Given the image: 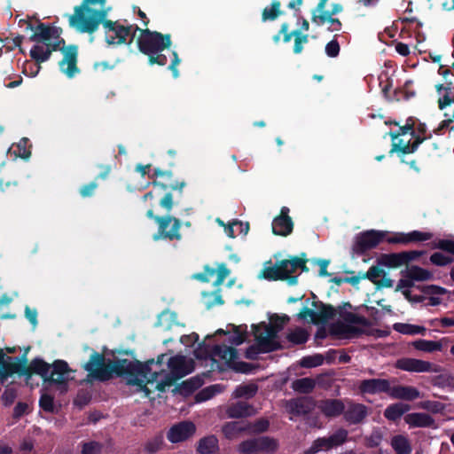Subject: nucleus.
I'll use <instances>...</instances> for the list:
<instances>
[{"instance_id": "16", "label": "nucleus", "mask_w": 454, "mask_h": 454, "mask_svg": "<svg viewBox=\"0 0 454 454\" xmlns=\"http://www.w3.org/2000/svg\"><path fill=\"white\" fill-rule=\"evenodd\" d=\"M230 270L225 263H219L216 268L206 265L204 270L200 273H195L192 276V279L200 282H209L213 277L215 279L213 284H222L224 279L229 276Z\"/></svg>"}, {"instance_id": "27", "label": "nucleus", "mask_w": 454, "mask_h": 454, "mask_svg": "<svg viewBox=\"0 0 454 454\" xmlns=\"http://www.w3.org/2000/svg\"><path fill=\"white\" fill-rule=\"evenodd\" d=\"M424 138L417 137L412 144H411V140L404 141L403 139H399L398 141H395L392 144V148L390 153H397L399 154H408L414 153L418 148L419 145L423 142Z\"/></svg>"}, {"instance_id": "60", "label": "nucleus", "mask_w": 454, "mask_h": 454, "mask_svg": "<svg viewBox=\"0 0 454 454\" xmlns=\"http://www.w3.org/2000/svg\"><path fill=\"white\" fill-rule=\"evenodd\" d=\"M255 440H253V438L245 440L241 442L238 445V451L240 454H257V450L255 449Z\"/></svg>"}, {"instance_id": "29", "label": "nucleus", "mask_w": 454, "mask_h": 454, "mask_svg": "<svg viewBox=\"0 0 454 454\" xmlns=\"http://www.w3.org/2000/svg\"><path fill=\"white\" fill-rule=\"evenodd\" d=\"M449 340L447 339H442L438 341L427 340H417L411 343L412 347L417 350L432 353L434 351H440L442 349Z\"/></svg>"}, {"instance_id": "40", "label": "nucleus", "mask_w": 454, "mask_h": 454, "mask_svg": "<svg viewBox=\"0 0 454 454\" xmlns=\"http://www.w3.org/2000/svg\"><path fill=\"white\" fill-rule=\"evenodd\" d=\"M247 434H260L265 433L270 428V421L265 418H261L254 422L247 421Z\"/></svg>"}, {"instance_id": "56", "label": "nucleus", "mask_w": 454, "mask_h": 454, "mask_svg": "<svg viewBox=\"0 0 454 454\" xmlns=\"http://www.w3.org/2000/svg\"><path fill=\"white\" fill-rule=\"evenodd\" d=\"M267 348L264 346H262L261 341L256 340V343L249 346L245 352V357L250 360H256L258 358V355L262 353H270V351H266Z\"/></svg>"}, {"instance_id": "24", "label": "nucleus", "mask_w": 454, "mask_h": 454, "mask_svg": "<svg viewBox=\"0 0 454 454\" xmlns=\"http://www.w3.org/2000/svg\"><path fill=\"white\" fill-rule=\"evenodd\" d=\"M390 396L395 399L413 401L420 397V392L412 386L398 385L392 387Z\"/></svg>"}, {"instance_id": "20", "label": "nucleus", "mask_w": 454, "mask_h": 454, "mask_svg": "<svg viewBox=\"0 0 454 454\" xmlns=\"http://www.w3.org/2000/svg\"><path fill=\"white\" fill-rule=\"evenodd\" d=\"M318 408L326 417L335 418L345 411V399H325L321 401Z\"/></svg>"}, {"instance_id": "54", "label": "nucleus", "mask_w": 454, "mask_h": 454, "mask_svg": "<svg viewBox=\"0 0 454 454\" xmlns=\"http://www.w3.org/2000/svg\"><path fill=\"white\" fill-rule=\"evenodd\" d=\"M324 356L321 354L303 356L300 361V365L303 368H314L322 365Z\"/></svg>"}, {"instance_id": "17", "label": "nucleus", "mask_w": 454, "mask_h": 454, "mask_svg": "<svg viewBox=\"0 0 454 454\" xmlns=\"http://www.w3.org/2000/svg\"><path fill=\"white\" fill-rule=\"evenodd\" d=\"M344 419L350 425H356L363 421L367 415V407L355 403L350 399H345Z\"/></svg>"}, {"instance_id": "32", "label": "nucleus", "mask_w": 454, "mask_h": 454, "mask_svg": "<svg viewBox=\"0 0 454 454\" xmlns=\"http://www.w3.org/2000/svg\"><path fill=\"white\" fill-rule=\"evenodd\" d=\"M433 237L430 232H421L419 231H411L406 235H403L399 238H393L388 239L389 243H409L416 241H426L429 240Z\"/></svg>"}, {"instance_id": "50", "label": "nucleus", "mask_w": 454, "mask_h": 454, "mask_svg": "<svg viewBox=\"0 0 454 454\" xmlns=\"http://www.w3.org/2000/svg\"><path fill=\"white\" fill-rule=\"evenodd\" d=\"M394 329L397 331L398 333H403V334H418L421 333L424 334L426 332V328L423 326L410 325V324H395L394 325Z\"/></svg>"}, {"instance_id": "5", "label": "nucleus", "mask_w": 454, "mask_h": 454, "mask_svg": "<svg viewBox=\"0 0 454 454\" xmlns=\"http://www.w3.org/2000/svg\"><path fill=\"white\" fill-rule=\"evenodd\" d=\"M349 302H344L337 308V312L342 321H337L329 327V333L339 338H357L366 333L369 320L363 316L347 311L352 309Z\"/></svg>"}, {"instance_id": "13", "label": "nucleus", "mask_w": 454, "mask_h": 454, "mask_svg": "<svg viewBox=\"0 0 454 454\" xmlns=\"http://www.w3.org/2000/svg\"><path fill=\"white\" fill-rule=\"evenodd\" d=\"M348 432L344 428H339L328 437H318L308 450V454H316L322 450H331L343 444L348 439Z\"/></svg>"}, {"instance_id": "49", "label": "nucleus", "mask_w": 454, "mask_h": 454, "mask_svg": "<svg viewBox=\"0 0 454 454\" xmlns=\"http://www.w3.org/2000/svg\"><path fill=\"white\" fill-rule=\"evenodd\" d=\"M30 57L36 63L41 64L47 61L51 57V51H47L43 45H34L30 50Z\"/></svg>"}, {"instance_id": "63", "label": "nucleus", "mask_w": 454, "mask_h": 454, "mask_svg": "<svg viewBox=\"0 0 454 454\" xmlns=\"http://www.w3.org/2000/svg\"><path fill=\"white\" fill-rule=\"evenodd\" d=\"M434 383L440 386L454 387V375L444 372L434 378Z\"/></svg>"}, {"instance_id": "62", "label": "nucleus", "mask_w": 454, "mask_h": 454, "mask_svg": "<svg viewBox=\"0 0 454 454\" xmlns=\"http://www.w3.org/2000/svg\"><path fill=\"white\" fill-rule=\"evenodd\" d=\"M430 262L437 266H445L450 264L453 262V258L436 252L430 256Z\"/></svg>"}, {"instance_id": "1", "label": "nucleus", "mask_w": 454, "mask_h": 454, "mask_svg": "<svg viewBox=\"0 0 454 454\" xmlns=\"http://www.w3.org/2000/svg\"><path fill=\"white\" fill-rule=\"evenodd\" d=\"M153 363V359L146 364L138 360L130 361L126 358L108 359L106 361L103 354L93 351L83 368L91 378L98 381H107L114 375H116L117 377L126 378L128 385L143 388L145 385L139 377H146L151 372L149 364Z\"/></svg>"}, {"instance_id": "18", "label": "nucleus", "mask_w": 454, "mask_h": 454, "mask_svg": "<svg viewBox=\"0 0 454 454\" xmlns=\"http://www.w3.org/2000/svg\"><path fill=\"white\" fill-rule=\"evenodd\" d=\"M289 208L283 207L279 215L276 216L272 221V232L278 236H287L292 233L294 223L289 216Z\"/></svg>"}, {"instance_id": "34", "label": "nucleus", "mask_w": 454, "mask_h": 454, "mask_svg": "<svg viewBox=\"0 0 454 454\" xmlns=\"http://www.w3.org/2000/svg\"><path fill=\"white\" fill-rule=\"evenodd\" d=\"M390 444L396 454H411L412 450L410 440L403 434L394 435Z\"/></svg>"}, {"instance_id": "58", "label": "nucleus", "mask_w": 454, "mask_h": 454, "mask_svg": "<svg viewBox=\"0 0 454 454\" xmlns=\"http://www.w3.org/2000/svg\"><path fill=\"white\" fill-rule=\"evenodd\" d=\"M419 407L433 413H442L445 410L442 403L429 400L419 403Z\"/></svg>"}, {"instance_id": "37", "label": "nucleus", "mask_w": 454, "mask_h": 454, "mask_svg": "<svg viewBox=\"0 0 454 454\" xmlns=\"http://www.w3.org/2000/svg\"><path fill=\"white\" fill-rule=\"evenodd\" d=\"M410 408L409 404L403 403H394L385 410L384 415L389 420H396L408 411Z\"/></svg>"}, {"instance_id": "11", "label": "nucleus", "mask_w": 454, "mask_h": 454, "mask_svg": "<svg viewBox=\"0 0 454 454\" xmlns=\"http://www.w3.org/2000/svg\"><path fill=\"white\" fill-rule=\"evenodd\" d=\"M252 329L254 331L255 340H259L262 346L267 348H265L266 351L273 352L282 348L279 341L276 340L278 338V333L280 332L276 327L267 325L265 322H262L258 325H253Z\"/></svg>"}, {"instance_id": "21", "label": "nucleus", "mask_w": 454, "mask_h": 454, "mask_svg": "<svg viewBox=\"0 0 454 454\" xmlns=\"http://www.w3.org/2000/svg\"><path fill=\"white\" fill-rule=\"evenodd\" d=\"M255 409L247 402L239 401L229 405L226 409V415L230 419H243L254 416Z\"/></svg>"}, {"instance_id": "15", "label": "nucleus", "mask_w": 454, "mask_h": 454, "mask_svg": "<svg viewBox=\"0 0 454 454\" xmlns=\"http://www.w3.org/2000/svg\"><path fill=\"white\" fill-rule=\"evenodd\" d=\"M149 178H165L169 183L166 184L159 180H153L151 184L154 189L160 191H167L171 189L172 191H179L182 192L183 188L186 185L184 181H172L173 173L170 170H161L160 168H155L152 174H148Z\"/></svg>"}, {"instance_id": "45", "label": "nucleus", "mask_w": 454, "mask_h": 454, "mask_svg": "<svg viewBox=\"0 0 454 454\" xmlns=\"http://www.w3.org/2000/svg\"><path fill=\"white\" fill-rule=\"evenodd\" d=\"M258 391V387L256 384H241L238 386L234 391L235 397L241 398H252L254 397Z\"/></svg>"}, {"instance_id": "4", "label": "nucleus", "mask_w": 454, "mask_h": 454, "mask_svg": "<svg viewBox=\"0 0 454 454\" xmlns=\"http://www.w3.org/2000/svg\"><path fill=\"white\" fill-rule=\"evenodd\" d=\"M137 31L140 33L137 39V47L141 53L148 57V64L150 66H166L168 58L162 54V51L172 45L171 35L152 31L149 28L142 29L135 26V30L128 42L129 45L132 43Z\"/></svg>"}, {"instance_id": "57", "label": "nucleus", "mask_w": 454, "mask_h": 454, "mask_svg": "<svg viewBox=\"0 0 454 454\" xmlns=\"http://www.w3.org/2000/svg\"><path fill=\"white\" fill-rule=\"evenodd\" d=\"M103 444L97 441H89L82 444L81 454H102Z\"/></svg>"}, {"instance_id": "35", "label": "nucleus", "mask_w": 454, "mask_h": 454, "mask_svg": "<svg viewBox=\"0 0 454 454\" xmlns=\"http://www.w3.org/2000/svg\"><path fill=\"white\" fill-rule=\"evenodd\" d=\"M168 366L169 371L179 377H184L189 372L185 370V359L182 356H175L168 359Z\"/></svg>"}, {"instance_id": "55", "label": "nucleus", "mask_w": 454, "mask_h": 454, "mask_svg": "<svg viewBox=\"0 0 454 454\" xmlns=\"http://www.w3.org/2000/svg\"><path fill=\"white\" fill-rule=\"evenodd\" d=\"M390 383L387 380L373 379L371 380V394L372 393H387L390 395Z\"/></svg>"}, {"instance_id": "41", "label": "nucleus", "mask_w": 454, "mask_h": 454, "mask_svg": "<svg viewBox=\"0 0 454 454\" xmlns=\"http://www.w3.org/2000/svg\"><path fill=\"white\" fill-rule=\"evenodd\" d=\"M202 303L204 304L207 309H209L215 305L223 304V300L220 294V290H215L213 292H203Z\"/></svg>"}, {"instance_id": "19", "label": "nucleus", "mask_w": 454, "mask_h": 454, "mask_svg": "<svg viewBox=\"0 0 454 454\" xmlns=\"http://www.w3.org/2000/svg\"><path fill=\"white\" fill-rule=\"evenodd\" d=\"M315 403L311 397L302 396L289 401V411L296 416L307 415L312 411Z\"/></svg>"}, {"instance_id": "10", "label": "nucleus", "mask_w": 454, "mask_h": 454, "mask_svg": "<svg viewBox=\"0 0 454 454\" xmlns=\"http://www.w3.org/2000/svg\"><path fill=\"white\" fill-rule=\"evenodd\" d=\"M195 355L197 357H202L204 356H217L220 359L224 360L227 366L230 368L233 362L238 358V350L233 347H228L224 344L210 347L203 341L195 350Z\"/></svg>"}, {"instance_id": "47", "label": "nucleus", "mask_w": 454, "mask_h": 454, "mask_svg": "<svg viewBox=\"0 0 454 454\" xmlns=\"http://www.w3.org/2000/svg\"><path fill=\"white\" fill-rule=\"evenodd\" d=\"M96 4L104 5L106 4V0H83L81 5H76L74 8V14L69 15V18H72L73 22H76L80 14L87 12L88 9H92L90 5Z\"/></svg>"}, {"instance_id": "39", "label": "nucleus", "mask_w": 454, "mask_h": 454, "mask_svg": "<svg viewBox=\"0 0 454 454\" xmlns=\"http://www.w3.org/2000/svg\"><path fill=\"white\" fill-rule=\"evenodd\" d=\"M352 250L354 254L362 255L369 250V230L364 231L356 237Z\"/></svg>"}, {"instance_id": "28", "label": "nucleus", "mask_w": 454, "mask_h": 454, "mask_svg": "<svg viewBox=\"0 0 454 454\" xmlns=\"http://www.w3.org/2000/svg\"><path fill=\"white\" fill-rule=\"evenodd\" d=\"M222 432L225 438L232 440L242 433L247 434V421H230L222 427Z\"/></svg>"}, {"instance_id": "12", "label": "nucleus", "mask_w": 454, "mask_h": 454, "mask_svg": "<svg viewBox=\"0 0 454 454\" xmlns=\"http://www.w3.org/2000/svg\"><path fill=\"white\" fill-rule=\"evenodd\" d=\"M395 367L409 372H433L441 373L443 368L428 361L403 357L395 362Z\"/></svg>"}, {"instance_id": "2", "label": "nucleus", "mask_w": 454, "mask_h": 454, "mask_svg": "<svg viewBox=\"0 0 454 454\" xmlns=\"http://www.w3.org/2000/svg\"><path fill=\"white\" fill-rule=\"evenodd\" d=\"M311 267L317 266V271H312V274L317 277H328L331 273L327 271V267L330 264V260L321 258L308 259L306 253H301L299 256H290L288 259H284L277 262L275 265L266 266L261 276L269 281H288V284H296L297 273L309 272V268L307 263Z\"/></svg>"}, {"instance_id": "43", "label": "nucleus", "mask_w": 454, "mask_h": 454, "mask_svg": "<svg viewBox=\"0 0 454 454\" xmlns=\"http://www.w3.org/2000/svg\"><path fill=\"white\" fill-rule=\"evenodd\" d=\"M292 387L294 391L301 394H309L315 387V381L311 378H301L295 380L292 383Z\"/></svg>"}, {"instance_id": "38", "label": "nucleus", "mask_w": 454, "mask_h": 454, "mask_svg": "<svg viewBox=\"0 0 454 454\" xmlns=\"http://www.w3.org/2000/svg\"><path fill=\"white\" fill-rule=\"evenodd\" d=\"M347 274L350 275L345 278L341 277H334L330 279V283L332 284H343V283H349V284H358L361 279H369V270L361 273L358 272L356 274L355 271H347Z\"/></svg>"}, {"instance_id": "44", "label": "nucleus", "mask_w": 454, "mask_h": 454, "mask_svg": "<svg viewBox=\"0 0 454 454\" xmlns=\"http://www.w3.org/2000/svg\"><path fill=\"white\" fill-rule=\"evenodd\" d=\"M202 385V381L198 377L190 378L177 386L178 390L181 393L189 395L196 391Z\"/></svg>"}, {"instance_id": "3", "label": "nucleus", "mask_w": 454, "mask_h": 454, "mask_svg": "<svg viewBox=\"0 0 454 454\" xmlns=\"http://www.w3.org/2000/svg\"><path fill=\"white\" fill-rule=\"evenodd\" d=\"M13 362L10 364L11 376L18 374L31 378L33 374L42 377L44 382L50 385L67 386L69 380V374L72 370L68 364L64 360H55L51 364L42 358H35L27 364V353L24 352L20 356L12 357Z\"/></svg>"}, {"instance_id": "8", "label": "nucleus", "mask_w": 454, "mask_h": 454, "mask_svg": "<svg viewBox=\"0 0 454 454\" xmlns=\"http://www.w3.org/2000/svg\"><path fill=\"white\" fill-rule=\"evenodd\" d=\"M106 12L104 10L88 9L87 12L79 15L76 22H73L72 18H69V26L80 33L93 34L98 30V26L103 25L106 20Z\"/></svg>"}, {"instance_id": "23", "label": "nucleus", "mask_w": 454, "mask_h": 454, "mask_svg": "<svg viewBox=\"0 0 454 454\" xmlns=\"http://www.w3.org/2000/svg\"><path fill=\"white\" fill-rule=\"evenodd\" d=\"M404 421L413 427H436L434 419L424 412L409 413L404 417Z\"/></svg>"}, {"instance_id": "36", "label": "nucleus", "mask_w": 454, "mask_h": 454, "mask_svg": "<svg viewBox=\"0 0 454 454\" xmlns=\"http://www.w3.org/2000/svg\"><path fill=\"white\" fill-rule=\"evenodd\" d=\"M280 7V1L273 0L270 4V6H267L262 10V20L263 22H266L277 20L280 15L283 14V12L281 11Z\"/></svg>"}, {"instance_id": "48", "label": "nucleus", "mask_w": 454, "mask_h": 454, "mask_svg": "<svg viewBox=\"0 0 454 454\" xmlns=\"http://www.w3.org/2000/svg\"><path fill=\"white\" fill-rule=\"evenodd\" d=\"M163 442V435L159 433L145 442L144 450L148 454H154L161 449Z\"/></svg>"}, {"instance_id": "61", "label": "nucleus", "mask_w": 454, "mask_h": 454, "mask_svg": "<svg viewBox=\"0 0 454 454\" xmlns=\"http://www.w3.org/2000/svg\"><path fill=\"white\" fill-rule=\"evenodd\" d=\"M39 406L47 412L54 411V397L51 395L43 393L39 399Z\"/></svg>"}, {"instance_id": "46", "label": "nucleus", "mask_w": 454, "mask_h": 454, "mask_svg": "<svg viewBox=\"0 0 454 454\" xmlns=\"http://www.w3.org/2000/svg\"><path fill=\"white\" fill-rule=\"evenodd\" d=\"M12 357L6 356L2 348H0V382L4 383L11 376L10 364Z\"/></svg>"}, {"instance_id": "64", "label": "nucleus", "mask_w": 454, "mask_h": 454, "mask_svg": "<svg viewBox=\"0 0 454 454\" xmlns=\"http://www.w3.org/2000/svg\"><path fill=\"white\" fill-rule=\"evenodd\" d=\"M454 103V93L452 92V89L450 86H447L446 93L440 98L438 101L439 108L443 109L444 107Z\"/></svg>"}, {"instance_id": "30", "label": "nucleus", "mask_w": 454, "mask_h": 454, "mask_svg": "<svg viewBox=\"0 0 454 454\" xmlns=\"http://www.w3.org/2000/svg\"><path fill=\"white\" fill-rule=\"evenodd\" d=\"M253 440H255V449L258 452L264 453H274L278 449V442L273 437L270 436H259L254 437Z\"/></svg>"}, {"instance_id": "14", "label": "nucleus", "mask_w": 454, "mask_h": 454, "mask_svg": "<svg viewBox=\"0 0 454 454\" xmlns=\"http://www.w3.org/2000/svg\"><path fill=\"white\" fill-rule=\"evenodd\" d=\"M195 433V424L190 420H184L170 427L167 432V439L171 443L183 442L192 438Z\"/></svg>"}, {"instance_id": "9", "label": "nucleus", "mask_w": 454, "mask_h": 454, "mask_svg": "<svg viewBox=\"0 0 454 454\" xmlns=\"http://www.w3.org/2000/svg\"><path fill=\"white\" fill-rule=\"evenodd\" d=\"M136 25L124 26L119 23V21L106 20L103 22L105 28L106 42L107 44L121 45L127 43V37L131 38V35L135 30Z\"/></svg>"}, {"instance_id": "6", "label": "nucleus", "mask_w": 454, "mask_h": 454, "mask_svg": "<svg viewBox=\"0 0 454 454\" xmlns=\"http://www.w3.org/2000/svg\"><path fill=\"white\" fill-rule=\"evenodd\" d=\"M146 216L150 219H153L159 225L158 232L153 235L154 240L160 239L169 240L181 239V221L178 218L171 215H155L153 208L147 210Z\"/></svg>"}, {"instance_id": "22", "label": "nucleus", "mask_w": 454, "mask_h": 454, "mask_svg": "<svg viewBox=\"0 0 454 454\" xmlns=\"http://www.w3.org/2000/svg\"><path fill=\"white\" fill-rule=\"evenodd\" d=\"M20 23L26 24V30L34 31L30 36V41L46 43L50 41V25L39 22L37 26H34L30 21L21 20Z\"/></svg>"}, {"instance_id": "53", "label": "nucleus", "mask_w": 454, "mask_h": 454, "mask_svg": "<svg viewBox=\"0 0 454 454\" xmlns=\"http://www.w3.org/2000/svg\"><path fill=\"white\" fill-rule=\"evenodd\" d=\"M328 0H319L316 8L312 10V12H316V13H325L329 15H336L343 11V6L340 4H334L332 6L330 11H325V5Z\"/></svg>"}, {"instance_id": "52", "label": "nucleus", "mask_w": 454, "mask_h": 454, "mask_svg": "<svg viewBox=\"0 0 454 454\" xmlns=\"http://www.w3.org/2000/svg\"><path fill=\"white\" fill-rule=\"evenodd\" d=\"M387 273L379 266L371 267V282L373 284H391L392 280L386 278Z\"/></svg>"}, {"instance_id": "7", "label": "nucleus", "mask_w": 454, "mask_h": 454, "mask_svg": "<svg viewBox=\"0 0 454 454\" xmlns=\"http://www.w3.org/2000/svg\"><path fill=\"white\" fill-rule=\"evenodd\" d=\"M45 48L47 51H51V54L53 51H60L64 57L59 61V68L60 70L66 74V75L69 78L74 77L77 73H79V68L77 67V58H78V46L75 44H70L68 46L59 47V43L46 42Z\"/></svg>"}, {"instance_id": "59", "label": "nucleus", "mask_w": 454, "mask_h": 454, "mask_svg": "<svg viewBox=\"0 0 454 454\" xmlns=\"http://www.w3.org/2000/svg\"><path fill=\"white\" fill-rule=\"evenodd\" d=\"M180 378L173 374L171 372L166 373L164 377L157 382L156 388L163 392L167 387H170L176 383Z\"/></svg>"}, {"instance_id": "31", "label": "nucleus", "mask_w": 454, "mask_h": 454, "mask_svg": "<svg viewBox=\"0 0 454 454\" xmlns=\"http://www.w3.org/2000/svg\"><path fill=\"white\" fill-rule=\"evenodd\" d=\"M311 21L317 26H322L325 22L330 24L328 29L330 31H340L341 29V22L339 19L333 18L332 15L325 13H316V12H312Z\"/></svg>"}, {"instance_id": "42", "label": "nucleus", "mask_w": 454, "mask_h": 454, "mask_svg": "<svg viewBox=\"0 0 454 454\" xmlns=\"http://www.w3.org/2000/svg\"><path fill=\"white\" fill-rule=\"evenodd\" d=\"M404 256L405 254H403V252L384 254L381 256L380 262L381 264L390 268L399 267L406 264Z\"/></svg>"}, {"instance_id": "26", "label": "nucleus", "mask_w": 454, "mask_h": 454, "mask_svg": "<svg viewBox=\"0 0 454 454\" xmlns=\"http://www.w3.org/2000/svg\"><path fill=\"white\" fill-rule=\"evenodd\" d=\"M403 277L411 281L422 282L434 280L431 271L415 265L407 266L403 272Z\"/></svg>"}, {"instance_id": "33", "label": "nucleus", "mask_w": 454, "mask_h": 454, "mask_svg": "<svg viewBox=\"0 0 454 454\" xmlns=\"http://www.w3.org/2000/svg\"><path fill=\"white\" fill-rule=\"evenodd\" d=\"M315 311V325H325L328 320L333 319L335 315L338 314L337 309H335L333 306L323 303L321 304L320 308Z\"/></svg>"}, {"instance_id": "25", "label": "nucleus", "mask_w": 454, "mask_h": 454, "mask_svg": "<svg viewBox=\"0 0 454 454\" xmlns=\"http://www.w3.org/2000/svg\"><path fill=\"white\" fill-rule=\"evenodd\" d=\"M199 454H216L219 451V441L215 434H209L199 440L196 446Z\"/></svg>"}, {"instance_id": "51", "label": "nucleus", "mask_w": 454, "mask_h": 454, "mask_svg": "<svg viewBox=\"0 0 454 454\" xmlns=\"http://www.w3.org/2000/svg\"><path fill=\"white\" fill-rule=\"evenodd\" d=\"M287 340L296 345L304 344L309 340V333L303 328H296L287 335Z\"/></svg>"}]
</instances>
